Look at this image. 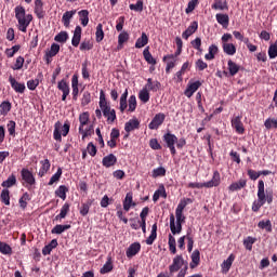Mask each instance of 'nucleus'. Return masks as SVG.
<instances>
[{"mask_svg": "<svg viewBox=\"0 0 277 277\" xmlns=\"http://www.w3.org/2000/svg\"><path fill=\"white\" fill-rule=\"evenodd\" d=\"M267 202V205H272L274 202V193L265 194V182L260 180L258 183V200H254L251 207L253 213H259L261 211V207H263Z\"/></svg>", "mask_w": 277, "mask_h": 277, "instance_id": "obj_1", "label": "nucleus"}, {"mask_svg": "<svg viewBox=\"0 0 277 277\" xmlns=\"http://www.w3.org/2000/svg\"><path fill=\"white\" fill-rule=\"evenodd\" d=\"M15 12V18L17 21V29L22 31L23 34H27V27L31 25V21H34V15L27 14L25 11V6L17 5L14 9Z\"/></svg>", "mask_w": 277, "mask_h": 277, "instance_id": "obj_2", "label": "nucleus"}, {"mask_svg": "<svg viewBox=\"0 0 277 277\" xmlns=\"http://www.w3.org/2000/svg\"><path fill=\"white\" fill-rule=\"evenodd\" d=\"M70 133V121H65V123L62 126V122L56 121L54 124V132H53V138L56 142H62V135L63 137H66Z\"/></svg>", "mask_w": 277, "mask_h": 277, "instance_id": "obj_3", "label": "nucleus"}, {"mask_svg": "<svg viewBox=\"0 0 277 277\" xmlns=\"http://www.w3.org/2000/svg\"><path fill=\"white\" fill-rule=\"evenodd\" d=\"M21 176H22V181H24L23 185L26 186L27 189L36 185V176H34V173L29 171V169L23 168L21 170Z\"/></svg>", "mask_w": 277, "mask_h": 277, "instance_id": "obj_4", "label": "nucleus"}, {"mask_svg": "<svg viewBox=\"0 0 277 277\" xmlns=\"http://www.w3.org/2000/svg\"><path fill=\"white\" fill-rule=\"evenodd\" d=\"M162 140L167 144V148H169L171 155L174 157V155H176V147L174 144L179 142V137L170 132H167L163 134Z\"/></svg>", "mask_w": 277, "mask_h": 277, "instance_id": "obj_5", "label": "nucleus"}, {"mask_svg": "<svg viewBox=\"0 0 277 277\" xmlns=\"http://www.w3.org/2000/svg\"><path fill=\"white\" fill-rule=\"evenodd\" d=\"M185 264L183 255H175L172 264L169 266L170 276H174V274H176V272H179Z\"/></svg>", "mask_w": 277, "mask_h": 277, "instance_id": "obj_6", "label": "nucleus"}, {"mask_svg": "<svg viewBox=\"0 0 277 277\" xmlns=\"http://www.w3.org/2000/svg\"><path fill=\"white\" fill-rule=\"evenodd\" d=\"M163 122H166V114L158 113L148 124V129H150V131H157V129H159Z\"/></svg>", "mask_w": 277, "mask_h": 277, "instance_id": "obj_7", "label": "nucleus"}, {"mask_svg": "<svg viewBox=\"0 0 277 277\" xmlns=\"http://www.w3.org/2000/svg\"><path fill=\"white\" fill-rule=\"evenodd\" d=\"M201 87L202 82L200 80H197L195 82L189 81L184 91V94L187 96V98H192Z\"/></svg>", "mask_w": 277, "mask_h": 277, "instance_id": "obj_8", "label": "nucleus"}, {"mask_svg": "<svg viewBox=\"0 0 277 277\" xmlns=\"http://www.w3.org/2000/svg\"><path fill=\"white\" fill-rule=\"evenodd\" d=\"M227 69H228V71L224 70L223 75L225 77H235V75H237V72H239L241 70V65H238L233 60H229L227 62Z\"/></svg>", "mask_w": 277, "mask_h": 277, "instance_id": "obj_9", "label": "nucleus"}, {"mask_svg": "<svg viewBox=\"0 0 277 277\" xmlns=\"http://www.w3.org/2000/svg\"><path fill=\"white\" fill-rule=\"evenodd\" d=\"M221 183H222V177L220 175V171L215 170L213 172L212 179L203 183V185L207 189H211L212 187H220Z\"/></svg>", "mask_w": 277, "mask_h": 277, "instance_id": "obj_10", "label": "nucleus"}, {"mask_svg": "<svg viewBox=\"0 0 277 277\" xmlns=\"http://www.w3.org/2000/svg\"><path fill=\"white\" fill-rule=\"evenodd\" d=\"M34 12L39 21H42V18L47 16V11H44V2L42 0H35Z\"/></svg>", "mask_w": 277, "mask_h": 277, "instance_id": "obj_11", "label": "nucleus"}, {"mask_svg": "<svg viewBox=\"0 0 277 277\" xmlns=\"http://www.w3.org/2000/svg\"><path fill=\"white\" fill-rule=\"evenodd\" d=\"M232 127L239 135H243V133H246V128H243L241 116H236L232 118Z\"/></svg>", "mask_w": 277, "mask_h": 277, "instance_id": "obj_12", "label": "nucleus"}, {"mask_svg": "<svg viewBox=\"0 0 277 277\" xmlns=\"http://www.w3.org/2000/svg\"><path fill=\"white\" fill-rule=\"evenodd\" d=\"M9 83L11 84V88L14 90V92H17V94H25V90L27 89L25 83L16 81V78L13 76L9 77Z\"/></svg>", "mask_w": 277, "mask_h": 277, "instance_id": "obj_13", "label": "nucleus"}, {"mask_svg": "<svg viewBox=\"0 0 277 277\" xmlns=\"http://www.w3.org/2000/svg\"><path fill=\"white\" fill-rule=\"evenodd\" d=\"M170 230L172 235H181L183 232V223H176V219L172 213L170 214Z\"/></svg>", "mask_w": 277, "mask_h": 277, "instance_id": "obj_14", "label": "nucleus"}, {"mask_svg": "<svg viewBox=\"0 0 277 277\" xmlns=\"http://www.w3.org/2000/svg\"><path fill=\"white\" fill-rule=\"evenodd\" d=\"M140 250H142V245L140 242H133L129 246L126 251V256L128 259H133L136 254H140Z\"/></svg>", "mask_w": 277, "mask_h": 277, "instance_id": "obj_15", "label": "nucleus"}, {"mask_svg": "<svg viewBox=\"0 0 277 277\" xmlns=\"http://www.w3.org/2000/svg\"><path fill=\"white\" fill-rule=\"evenodd\" d=\"M235 254H229V256L223 261L221 264L222 274H228L230 272V267H233V263H235Z\"/></svg>", "mask_w": 277, "mask_h": 277, "instance_id": "obj_16", "label": "nucleus"}, {"mask_svg": "<svg viewBox=\"0 0 277 277\" xmlns=\"http://www.w3.org/2000/svg\"><path fill=\"white\" fill-rule=\"evenodd\" d=\"M116 163H118V158H116L114 154H109L102 159L104 168H111L113 166H116Z\"/></svg>", "mask_w": 277, "mask_h": 277, "instance_id": "obj_17", "label": "nucleus"}, {"mask_svg": "<svg viewBox=\"0 0 277 277\" xmlns=\"http://www.w3.org/2000/svg\"><path fill=\"white\" fill-rule=\"evenodd\" d=\"M215 19L219 23V25H222L224 29H226V27H228L230 23V17L228 16V14H224V13H217L215 15Z\"/></svg>", "mask_w": 277, "mask_h": 277, "instance_id": "obj_18", "label": "nucleus"}, {"mask_svg": "<svg viewBox=\"0 0 277 277\" xmlns=\"http://www.w3.org/2000/svg\"><path fill=\"white\" fill-rule=\"evenodd\" d=\"M40 163L41 167L39 169L38 176L42 179V176H44V174H47L51 170V161L45 158L44 160H41Z\"/></svg>", "mask_w": 277, "mask_h": 277, "instance_id": "obj_19", "label": "nucleus"}, {"mask_svg": "<svg viewBox=\"0 0 277 277\" xmlns=\"http://www.w3.org/2000/svg\"><path fill=\"white\" fill-rule=\"evenodd\" d=\"M135 129H140V119L133 118L126 122L124 131L131 133V131H135Z\"/></svg>", "mask_w": 277, "mask_h": 277, "instance_id": "obj_20", "label": "nucleus"}, {"mask_svg": "<svg viewBox=\"0 0 277 277\" xmlns=\"http://www.w3.org/2000/svg\"><path fill=\"white\" fill-rule=\"evenodd\" d=\"M192 262L189 263L190 269H196L200 265V251L196 249L190 255Z\"/></svg>", "mask_w": 277, "mask_h": 277, "instance_id": "obj_21", "label": "nucleus"}, {"mask_svg": "<svg viewBox=\"0 0 277 277\" xmlns=\"http://www.w3.org/2000/svg\"><path fill=\"white\" fill-rule=\"evenodd\" d=\"M68 213H70V203L65 202L61 208L60 214L55 216V221L57 222V221L66 220V215H68Z\"/></svg>", "mask_w": 277, "mask_h": 277, "instance_id": "obj_22", "label": "nucleus"}, {"mask_svg": "<svg viewBox=\"0 0 277 277\" xmlns=\"http://www.w3.org/2000/svg\"><path fill=\"white\" fill-rule=\"evenodd\" d=\"M75 14H77V10L66 11L63 14L62 23L64 27H70V21H72V16H75Z\"/></svg>", "mask_w": 277, "mask_h": 277, "instance_id": "obj_23", "label": "nucleus"}, {"mask_svg": "<svg viewBox=\"0 0 277 277\" xmlns=\"http://www.w3.org/2000/svg\"><path fill=\"white\" fill-rule=\"evenodd\" d=\"M81 34H82L81 26H76L74 36L71 38L72 47H79V44L81 42Z\"/></svg>", "mask_w": 277, "mask_h": 277, "instance_id": "obj_24", "label": "nucleus"}, {"mask_svg": "<svg viewBox=\"0 0 277 277\" xmlns=\"http://www.w3.org/2000/svg\"><path fill=\"white\" fill-rule=\"evenodd\" d=\"M78 16L82 27H88V23H90V11L81 10L78 12Z\"/></svg>", "mask_w": 277, "mask_h": 277, "instance_id": "obj_25", "label": "nucleus"}, {"mask_svg": "<svg viewBox=\"0 0 277 277\" xmlns=\"http://www.w3.org/2000/svg\"><path fill=\"white\" fill-rule=\"evenodd\" d=\"M104 118H106L108 124H111L114 122H116V109H105L102 110Z\"/></svg>", "mask_w": 277, "mask_h": 277, "instance_id": "obj_26", "label": "nucleus"}, {"mask_svg": "<svg viewBox=\"0 0 277 277\" xmlns=\"http://www.w3.org/2000/svg\"><path fill=\"white\" fill-rule=\"evenodd\" d=\"M70 228H71L70 224H67V225L57 224L51 229V234L62 235V233H66V230H70Z\"/></svg>", "mask_w": 277, "mask_h": 277, "instance_id": "obj_27", "label": "nucleus"}, {"mask_svg": "<svg viewBox=\"0 0 277 277\" xmlns=\"http://www.w3.org/2000/svg\"><path fill=\"white\" fill-rule=\"evenodd\" d=\"M131 207H135V202H133V193H127L123 200V209L124 211H130Z\"/></svg>", "mask_w": 277, "mask_h": 277, "instance_id": "obj_28", "label": "nucleus"}, {"mask_svg": "<svg viewBox=\"0 0 277 277\" xmlns=\"http://www.w3.org/2000/svg\"><path fill=\"white\" fill-rule=\"evenodd\" d=\"M143 56H144L145 62H147V64H150V66L157 65V60L155 57H153V54L150 53V50L148 47L144 49Z\"/></svg>", "mask_w": 277, "mask_h": 277, "instance_id": "obj_29", "label": "nucleus"}, {"mask_svg": "<svg viewBox=\"0 0 277 277\" xmlns=\"http://www.w3.org/2000/svg\"><path fill=\"white\" fill-rule=\"evenodd\" d=\"M248 185V181L239 180L238 182L232 183L228 187L229 192H239V189H243Z\"/></svg>", "mask_w": 277, "mask_h": 277, "instance_id": "obj_30", "label": "nucleus"}, {"mask_svg": "<svg viewBox=\"0 0 277 277\" xmlns=\"http://www.w3.org/2000/svg\"><path fill=\"white\" fill-rule=\"evenodd\" d=\"M79 129L78 131H83V127H85L88 124V122H90V113L84 111L82 114L79 115Z\"/></svg>", "mask_w": 277, "mask_h": 277, "instance_id": "obj_31", "label": "nucleus"}, {"mask_svg": "<svg viewBox=\"0 0 277 277\" xmlns=\"http://www.w3.org/2000/svg\"><path fill=\"white\" fill-rule=\"evenodd\" d=\"M159 198H168V193H166V186L161 185L153 195L154 202H157Z\"/></svg>", "mask_w": 277, "mask_h": 277, "instance_id": "obj_32", "label": "nucleus"}, {"mask_svg": "<svg viewBox=\"0 0 277 277\" xmlns=\"http://www.w3.org/2000/svg\"><path fill=\"white\" fill-rule=\"evenodd\" d=\"M124 42H129V32L127 31H123L118 36V51H121V49H123Z\"/></svg>", "mask_w": 277, "mask_h": 277, "instance_id": "obj_33", "label": "nucleus"}, {"mask_svg": "<svg viewBox=\"0 0 277 277\" xmlns=\"http://www.w3.org/2000/svg\"><path fill=\"white\" fill-rule=\"evenodd\" d=\"M192 202H194V200H192V198L181 199V201L179 202V205L175 209V212L183 213V211H185V207H187V205H192Z\"/></svg>", "mask_w": 277, "mask_h": 277, "instance_id": "obj_34", "label": "nucleus"}, {"mask_svg": "<svg viewBox=\"0 0 277 277\" xmlns=\"http://www.w3.org/2000/svg\"><path fill=\"white\" fill-rule=\"evenodd\" d=\"M217 45L215 44H211L209 47V53L205 55V60H207L208 62H211V60H215V55H217Z\"/></svg>", "mask_w": 277, "mask_h": 277, "instance_id": "obj_35", "label": "nucleus"}, {"mask_svg": "<svg viewBox=\"0 0 277 277\" xmlns=\"http://www.w3.org/2000/svg\"><path fill=\"white\" fill-rule=\"evenodd\" d=\"M68 192L69 188L66 185H61L55 190V196H57V198H61L62 200H66V194H68Z\"/></svg>", "mask_w": 277, "mask_h": 277, "instance_id": "obj_36", "label": "nucleus"}, {"mask_svg": "<svg viewBox=\"0 0 277 277\" xmlns=\"http://www.w3.org/2000/svg\"><path fill=\"white\" fill-rule=\"evenodd\" d=\"M11 110H12V103H10L8 101H3L0 104V115L1 116H6L8 114H10Z\"/></svg>", "mask_w": 277, "mask_h": 277, "instance_id": "obj_37", "label": "nucleus"}, {"mask_svg": "<svg viewBox=\"0 0 277 277\" xmlns=\"http://www.w3.org/2000/svg\"><path fill=\"white\" fill-rule=\"evenodd\" d=\"M146 44H148V36L146 32H142V36L135 42V49H143Z\"/></svg>", "mask_w": 277, "mask_h": 277, "instance_id": "obj_38", "label": "nucleus"}, {"mask_svg": "<svg viewBox=\"0 0 277 277\" xmlns=\"http://www.w3.org/2000/svg\"><path fill=\"white\" fill-rule=\"evenodd\" d=\"M16 185V175L11 174L6 181H3L1 184V187H5L6 189H10V187H14Z\"/></svg>", "mask_w": 277, "mask_h": 277, "instance_id": "obj_39", "label": "nucleus"}, {"mask_svg": "<svg viewBox=\"0 0 277 277\" xmlns=\"http://www.w3.org/2000/svg\"><path fill=\"white\" fill-rule=\"evenodd\" d=\"M155 239H157V223L151 226V233L146 239L147 246H153V243H155Z\"/></svg>", "mask_w": 277, "mask_h": 277, "instance_id": "obj_40", "label": "nucleus"}, {"mask_svg": "<svg viewBox=\"0 0 277 277\" xmlns=\"http://www.w3.org/2000/svg\"><path fill=\"white\" fill-rule=\"evenodd\" d=\"M223 51L226 55H235L237 53V47L233 43H223Z\"/></svg>", "mask_w": 277, "mask_h": 277, "instance_id": "obj_41", "label": "nucleus"}, {"mask_svg": "<svg viewBox=\"0 0 277 277\" xmlns=\"http://www.w3.org/2000/svg\"><path fill=\"white\" fill-rule=\"evenodd\" d=\"M138 98L142 103H148V101H150V92H148V89L143 88L138 92Z\"/></svg>", "mask_w": 277, "mask_h": 277, "instance_id": "obj_42", "label": "nucleus"}, {"mask_svg": "<svg viewBox=\"0 0 277 277\" xmlns=\"http://www.w3.org/2000/svg\"><path fill=\"white\" fill-rule=\"evenodd\" d=\"M0 200L3 205H5L6 207H10V189L8 188L2 189L0 195Z\"/></svg>", "mask_w": 277, "mask_h": 277, "instance_id": "obj_43", "label": "nucleus"}, {"mask_svg": "<svg viewBox=\"0 0 277 277\" xmlns=\"http://www.w3.org/2000/svg\"><path fill=\"white\" fill-rule=\"evenodd\" d=\"M29 200H31V196L29 195V193H24L18 200L21 209H27V203L29 202Z\"/></svg>", "mask_w": 277, "mask_h": 277, "instance_id": "obj_44", "label": "nucleus"}, {"mask_svg": "<svg viewBox=\"0 0 277 277\" xmlns=\"http://www.w3.org/2000/svg\"><path fill=\"white\" fill-rule=\"evenodd\" d=\"M80 135H82V141H85V137H90L94 135V126H89L87 129L82 128V131H79Z\"/></svg>", "mask_w": 277, "mask_h": 277, "instance_id": "obj_45", "label": "nucleus"}, {"mask_svg": "<svg viewBox=\"0 0 277 277\" xmlns=\"http://www.w3.org/2000/svg\"><path fill=\"white\" fill-rule=\"evenodd\" d=\"M0 252H1V254L12 256V252H13L12 247H10V245H8V242L0 241Z\"/></svg>", "mask_w": 277, "mask_h": 277, "instance_id": "obj_46", "label": "nucleus"}, {"mask_svg": "<svg viewBox=\"0 0 277 277\" xmlns=\"http://www.w3.org/2000/svg\"><path fill=\"white\" fill-rule=\"evenodd\" d=\"M57 88L61 92H63V94H70V87L68 85V82H66L65 80L58 81Z\"/></svg>", "mask_w": 277, "mask_h": 277, "instance_id": "obj_47", "label": "nucleus"}, {"mask_svg": "<svg viewBox=\"0 0 277 277\" xmlns=\"http://www.w3.org/2000/svg\"><path fill=\"white\" fill-rule=\"evenodd\" d=\"M90 207H92V200H88L87 202L82 203L80 207V215L85 217L90 213Z\"/></svg>", "mask_w": 277, "mask_h": 277, "instance_id": "obj_48", "label": "nucleus"}, {"mask_svg": "<svg viewBox=\"0 0 277 277\" xmlns=\"http://www.w3.org/2000/svg\"><path fill=\"white\" fill-rule=\"evenodd\" d=\"M105 38V32L103 31V24H97L95 31V40L96 42H103Z\"/></svg>", "mask_w": 277, "mask_h": 277, "instance_id": "obj_49", "label": "nucleus"}, {"mask_svg": "<svg viewBox=\"0 0 277 277\" xmlns=\"http://www.w3.org/2000/svg\"><path fill=\"white\" fill-rule=\"evenodd\" d=\"M169 251L171 252V254H176V238H174V236H172V234H169Z\"/></svg>", "mask_w": 277, "mask_h": 277, "instance_id": "obj_50", "label": "nucleus"}, {"mask_svg": "<svg viewBox=\"0 0 277 277\" xmlns=\"http://www.w3.org/2000/svg\"><path fill=\"white\" fill-rule=\"evenodd\" d=\"M114 269V264L111 263V258L107 259V262L103 265L100 273L101 274H109Z\"/></svg>", "mask_w": 277, "mask_h": 277, "instance_id": "obj_51", "label": "nucleus"}, {"mask_svg": "<svg viewBox=\"0 0 277 277\" xmlns=\"http://www.w3.org/2000/svg\"><path fill=\"white\" fill-rule=\"evenodd\" d=\"M6 129L11 137H16V121L10 120L6 124Z\"/></svg>", "mask_w": 277, "mask_h": 277, "instance_id": "obj_52", "label": "nucleus"}, {"mask_svg": "<svg viewBox=\"0 0 277 277\" xmlns=\"http://www.w3.org/2000/svg\"><path fill=\"white\" fill-rule=\"evenodd\" d=\"M212 10H228V3L226 1L222 2V0H216V2H214L211 5Z\"/></svg>", "mask_w": 277, "mask_h": 277, "instance_id": "obj_53", "label": "nucleus"}, {"mask_svg": "<svg viewBox=\"0 0 277 277\" xmlns=\"http://www.w3.org/2000/svg\"><path fill=\"white\" fill-rule=\"evenodd\" d=\"M55 42H61L64 44L68 41V32L67 31H61L54 37Z\"/></svg>", "mask_w": 277, "mask_h": 277, "instance_id": "obj_54", "label": "nucleus"}, {"mask_svg": "<svg viewBox=\"0 0 277 277\" xmlns=\"http://www.w3.org/2000/svg\"><path fill=\"white\" fill-rule=\"evenodd\" d=\"M259 228H262V230H266V233H272V221H260L258 223Z\"/></svg>", "mask_w": 277, "mask_h": 277, "instance_id": "obj_55", "label": "nucleus"}, {"mask_svg": "<svg viewBox=\"0 0 277 277\" xmlns=\"http://www.w3.org/2000/svg\"><path fill=\"white\" fill-rule=\"evenodd\" d=\"M254 243H256V238H253L251 236L247 237L243 240V246H245L246 250H249V252H251L252 246H254Z\"/></svg>", "mask_w": 277, "mask_h": 277, "instance_id": "obj_56", "label": "nucleus"}, {"mask_svg": "<svg viewBox=\"0 0 277 277\" xmlns=\"http://www.w3.org/2000/svg\"><path fill=\"white\" fill-rule=\"evenodd\" d=\"M129 8L133 12H144V1L137 0L135 4H130Z\"/></svg>", "mask_w": 277, "mask_h": 277, "instance_id": "obj_57", "label": "nucleus"}, {"mask_svg": "<svg viewBox=\"0 0 277 277\" xmlns=\"http://www.w3.org/2000/svg\"><path fill=\"white\" fill-rule=\"evenodd\" d=\"M45 53H48V57H55V55L60 53V44L52 43L50 50L47 51Z\"/></svg>", "mask_w": 277, "mask_h": 277, "instance_id": "obj_58", "label": "nucleus"}, {"mask_svg": "<svg viewBox=\"0 0 277 277\" xmlns=\"http://www.w3.org/2000/svg\"><path fill=\"white\" fill-rule=\"evenodd\" d=\"M195 68L199 72H202V70H207V68H209V65L207 63H205V61H202V58H199L195 62Z\"/></svg>", "mask_w": 277, "mask_h": 277, "instance_id": "obj_59", "label": "nucleus"}, {"mask_svg": "<svg viewBox=\"0 0 277 277\" xmlns=\"http://www.w3.org/2000/svg\"><path fill=\"white\" fill-rule=\"evenodd\" d=\"M153 179H159V176H166V168L159 167L151 171Z\"/></svg>", "mask_w": 277, "mask_h": 277, "instance_id": "obj_60", "label": "nucleus"}, {"mask_svg": "<svg viewBox=\"0 0 277 277\" xmlns=\"http://www.w3.org/2000/svg\"><path fill=\"white\" fill-rule=\"evenodd\" d=\"M79 49L80 51H92V49H94V43L90 40H84L80 43Z\"/></svg>", "mask_w": 277, "mask_h": 277, "instance_id": "obj_61", "label": "nucleus"}, {"mask_svg": "<svg viewBox=\"0 0 277 277\" xmlns=\"http://www.w3.org/2000/svg\"><path fill=\"white\" fill-rule=\"evenodd\" d=\"M265 129H277V118H268L264 122Z\"/></svg>", "mask_w": 277, "mask_h": 277, "instance_id": "obj_62", "label": "nucleus"}, {"mask_svg": "<svg viewBox=\"0 0 277 277\" xmlns=\"http://www.w3.org/2000/svg\"><path fill=\"white\" fill-rule=\"evenodd\" d=\"M18 51H21V45H13L12 48L5 50V55L6 57H14Z\"/></svg>", "mask_w": 277, "mask_h": 277, "instance_id": "obj_63", "label": "nucleus"}, {"mask_svg": "<svg viewBox=\"0 0 277 277\" xmlns=\"http://www.w3.org/2000/svg\"><path fill=\"white\" fill-rule=\"evenodd\" d=\"M60 179H62V168H58L57 171H56V173H54V174L51 176V179H50L48 185H53L54 183H57V181H60Z\"/></svg>", "mask_w": 277, "mask_h": 277, "instance_id": "obj_64", "label": "nucleus"}]
</instances>
